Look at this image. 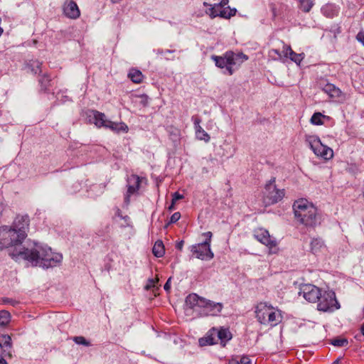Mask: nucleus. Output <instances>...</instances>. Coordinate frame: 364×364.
<instances>
[{"instance_id":"5fc2aeb1","label":"nucleus","mask_w":364,"mask_h":364,"mask_svg":"<svg viewBox=\"0 0 364 364\" xmlns=\"http://www.w3.org/2000/svg\"><path fill=\"white\" fill-rule=\"evenodd\" d=\"M210 4H208V3H207V2H204V3H203V6H209V7H210Z\"/></svg>"},{"instance_id":"603ef678","label":"nucleus","mask_w":364,"mask_h":364,"mask_svg":"<svg viewBox=\"0 0 364 364\" xmlns=\"http://www.w3.org/2000/svg\"><path fill=\"white\" fill-rule=\"evenodd\" d=\"M360 330H361L363 335L364 336V323L362 324Z\"/></svg>"},{"instance_id":"f704fd0d","label":"nucleus","mask_w":364,"mask_h":364,"mask_svg":"<svg viewBox=\"0 0 364 364\" xmlns=\"http://www.w3.org/2000/svg\"><path fill=\"white\" fill-rule=\"evenodd\" d=\"M330 343L336 347H343L348 344V341L346 338H335L331 340Z\"/></svg>"},{"instance_id":"2f4dec72","label":"nucleus","mask_w":364,"mask_h":364,"mask_svg":"<svg viewBox=\"0 0 364 364\" xmlns=\"http://www.w3.org/2000/svg\"><path fill=\"white\" fill-rule=\"evenodd\" d=\"M196 130V135L198 139L208 142L210 139L209 134L202 128L198 127Z\"/></svg>"},{"instance_id":"4be33fe9","label":"nucleus","mask_w":364,"mask_h":364,"mask_svg":"<svg viewBox=\"0 0 364 364\" xmlns=\"http://www.w3.org/2000/svg\"><path fill=\"white\" fill-rule=\"evenodd\" d=\"M213 333L217 334L218 340L224 344L232 338V334L228 328H221L217 329L213 328Z\"/></svg>"},{"instance_id":"dca6fc26","label":"nucleus","mask_w":364,"mask_h":364,"mask_svg":"<svg viewBox=\"0 0 364 364\" xmlns=\"http://www.w3.org/2000/svg\"><path fill=\"white\" fill-rule=\"evenodd\" d=\"M64 15L70 19H77L80 16V11L75 1L67 0L63 6Z\"/></svg>"},{"instance_id":"3c124183","label":"nucleus","mask_w":364,"mask_h":364,"mask_svg":"<svg viewBox=\"0 0 364 364\" xmlns=\"http://www.w3.org/2000/svg\"><path fill=\"white\" fill-rule=\"evenodd\" d=\"M4 355H0V364H8L6 360L4 358Z\"/></svg>"},{"instance_id":"58836bf2","label":"nucleus","mask_w":364,"mask_h":364,"mask_svg":"<svg viewBox=\"0 0 364 364\" xmlns=\"http://www.w3.org/2000/svg\"><path fill=\"white\" fill-rule=\"evenodd\" d=\"M356 40L364 46V31H360L356 35Z\"/></svg>"},{"instance_id":"a211bd4d","label":"nucleus","mask_w":364,"mask_h":364,"mask_svg":"<svg viewBox=\"0 0 364 364\" xmlns=\"http://www.w3.org/2000/svg\"><path fill=\"white\" fill-rule=\"evenodd\" d=\"M269 9L272 13V19L274 20L277 17L285 18L289 10L288 6L283 3H270Z\"/></svg>"},{"instance_id":"4c0bfd02","label":"nucleus","mask_w":364,"mask_h":364,"mask_svg":"<svg viewBox=\"0 0 364 364\" xmlns=\"http://www.w3.org/2000/svg\"><path fill=\"white\" fill-rule=\"evenodd\" d=\"M181 218V213L179 212L174 213L170 218L169 223H175Z\"/></svg>"},{"instance_id":"9d476101","label":"nucleus","mask_w":364,"mask_h":364,"mask_svg":"<svg viewBox=\"0 0 364 364\" xmlns=\"http://www.w3.org/2000/svg\"><path fill=\"white\" fill-rule=\"evenodd\" d=\"M236 12V9H231L230 6L220 9L218 4L210 5V8L205 11V14L208 15L210 18H214L217 16H219L225 19H229L231 17L235 16Z\"/></svg>"},{"instance_id":"7c9ffc66","label":"nucleus","mask_w":364,"mask_h":364,"mask_svg":"<svg viewBox=\"0 0 364 364\" xmlns=\"http://www.w3.org/2000/svg\"><path fill=\"white\" fill-rule=\"evenodd\" d=\"M11 321V314L8 311H0V327L7 326Z\"/></svg>"},{"instance_id":"0eeeda50","label":"nucleus","mask_w":364,"mask_h":364,"mask_svg":"<svg viewBox=\"0 0 364 364\" xmlns=\"http://www.w3.org/2000/svg\"><path fill=\"white\" fill-rule=\"evenodd\" d=\"M317 310L323 312H333L340 309L341 306L333 291H322L317 301Z\"/></svg>"},{"instance_id":"9b49d317","label":"nucleus","mask_w":364,"mask_h":364,"mask_svg":"<svg viewBox=\"0 0 364 364\" xmlns=\"http://www.w3.org/2000/svg\"><path fill=\"white\" fill-rule=\"evenodd\" d=\"M191 252L196 258L202 260H210L214 257V254L210 250L208 242H203L192 245L191 247Z\"/></svg>"},{"instance_id":"393cba45","label":"nucleus","mask_w":364,"mask_h":364,"mask_svg":"<svg viewBox=\"0 0 364 364\" xmlns=\"http://www.w3.org/2000/svg\"><path fill=\"white\" fill-rule=\"evenodd\" d=\"M217 334L213 333V328L209 331L207 336L199 339V343L201 346L206 345H213L218 343Z\"/></svg>"},{"instance_id":"20e7f679","label":"nucleus","mask_w":364,"mask_h":364,"mask_svg":"<svg viewBox=\"0 0 364 364\" xmlns=\"http://www.w3.org/2000/svg\"><path fill=\"white\" fill-rule=\"evenodd\" d=\"M239 58H242V62L247 60V57L245 55L242 53L240 55L235 54L232 51H228L222 56L212 55L211 57L215 65L221 69L225 68V71H224V73H227L229 75H232L234 73L233 66L237 63Z\"/></svg>"},{"instance_id":"b1692460","label":"nucleus","mask_w":364,"mask_h":364,"mask_svg":"<svg viewBox=\"0 0 364 364\" xmlns=\"http://www.w3.org/2000/svg\"><path fill=\"white\" fill-rule=\"evenodd\" d=\"M323 90L331 98L338 99L342 95V92L341 90L331 83L326 84L323 87Z\"/></svg>"},{"instance_id":"f8f14e48","label":"nucleus","mask_w":364,"mask_h":364,"mask_svg":"<svg viewBox=\"0 0 364 364\" xmlns=\"http://www.w3.org/2000/svg\"><path fill=\"white\" fill-rule=\"evenodd\" d=\"M322 291L321 289L315 285L305 284L301 287L299 294L302 295L307 301L316 303L318 297L321 296Z\"/></svg>"},{"instance_id":"8fccbe9b","label":"nucleus","mask_w":364,"mask_h":364,"mask_svg":"<svg viewBox=\"0 0 364 364\" xmlns=\"http://www.w3.org/2000/svg\"><path fill=\"white\" fill-rule=\"evenodd\" d=\"M175 204L176 203H173V200H171V204L168 208L169 211H172L173 210L175 209Z\"/></svg>"},{"instance_id":"cd10ccee","label":"nucleus","mask_w":364,"mask_h":364,"mask_svg":"<svg viewBox=\"0 0 364 364\" xmlns=\"http://www.w3.org/2000/svg\"><path fill=\"white\" fill-rule=\"evenodd\" d=\"M41 88L44 92L49 90L51 86V77L47 73H45L40 76L38 80Z\"/></svg>"},{"instance_id":"39448f33","label":"nucleus","mask_w":364,"mask_h":364,"mask_svg":"<svg viewBox=\"0 0 364 364\" xmlns=\"http://www.w3.org/2000/svg\"><path fill=\"white\" fill-rule=\"evenodd\" d=\"M11 227L2 226L0 228V248H9L20 247L24 240V235L18 233Z\"/></svg>"},{"instance_id":"423d86ee","label":"nucleus","mask_w":364,"mask_h":364,"mask_svg":"<svg viewBox=\"0 0 364 364\" xmlns=\"http://www.w3.org/2000/svg\"><path fill=\"white\" fill-rule=\"evenodd\" d=\"M275 183L276 178L272 177L265 185L263 201L267 205L277 203L284 197L285 190L277 188Z\"/></svg>"},{"instance_id":"6ab92c4d","label":"nucleus","mask_w":364,"mask_h":364,"mask_svg":"<svg viewBox=\"0 0 364 364\" xmlns=\"http://www.w3.org/2000/svg\"><path fill=\"white\" fill-rule=\"evenodd\" d=\"M0 347L4 356L11 357L12 342L9 335L4 333L0 334Z\"/></svg>"},{"instance_id":"e433bc0d","label":"nucleus","mask_w":364,"mask_h":364,"mask_svg":"<svg viewBox=\"0 0 364 364\" xmlns=\"http://www.w3.org/2000/svg\"><path fill=\"white\" fill-rule=\"evenodd\" d=\"M159 282V279L158 278H156V279H149L148 280V284L145 286V289L146 290H149L151 289L152 287H154L155 284Z\"/></svg>"},{"instance_id":"6e6d98bb","label":"nucleus","mask_w":364,"mask_h":364,"mask_svg":"<svg viewBox=\"0 0 364 364\" xmlns=\"http://www.w3.org/2000/svg\"><path fill=\"white\" fill-rule=\"evenodd\" d=\"M121 0H112V1L113 3H118L119 1H120Z\"/></svg>"},{"instance_id":"1a4fd4ad","label":"nucleus","mask_w":364,"mask_h":364,"mask_svg":"<svg viewBox=\"0 0 364 364\" xmlns=\"http://www.w3.org/2000/svg\"><path fill=\"white\" fill-rule=\"evenodd\" d=\"M254 237L262 244L267 246L269 249V254H276L279 248L275 239L272 238L269 232L264 228H259L255 231Z\"/></svg>"},{"instance_id":"f257e3e1","label":"nucleus","mask_w":364,"mask_h":364,"mask_svg":"<svg viewBox=\"0 0 364 364\" xmlns=\"http://www.w3.org/2000/svg\"><path fill=\"white\" fill-rule=\"evenodd\" d=\"M9 255L13 259H22L28 261L32 266L48 269L55 267L63 259L61 254L52 252L51 248L38 244H34L31 248H20L10 252Z\"/></svg>"},{"instance_id":"a18cd8bd","label":"nucleus","mask_w":364,"mask_h":364,"mask_svg":"<svg viewBox=\"0 0 364 364\" xmlns=\"http://www.w3.org/2000/svg\"><path fill=\"white\" fill-rule=\"evenodd\" d=\"M117 215L119 216L122 219H123L125 221L127 225H129V216H127V215L122 216L120 214L119 210L117 211Z\"/></svg>"},{"instance_id":"37998d69","label":"nucleus","mask_w":364,"mask_h":364,"mask_svg":"<svg viewBox=\"0 0 364 364\" xmlns=\"http://www.w3.org/2000/svg\"><path fill=\"white\" fill-rule=\"evenodd\" d=\"M171 277H169L164 286V290L167 292H168L171 289Z\"/></svg>"},{"instance_id":"ddd939ff","label":"nucleus","mask_w":364,"mask_h":364,"mask_svg":"<svg viewBox=\"0 0 364 364\" xmlns=\"http://www.w3.org/2000/svg\"><path fill=\"white\" fill-rule=\"evenodd\" d=\"M144 178L132 174L127 178V191L124 197V202L128 205L130 202L131 196L138 193L141 183Z\"/></svg>"},{"instance_id":"864d4df0","label":"nucleus","mask_w":364,"mask_h":364,"mask_svg":"<svg viewBox=\"0 0 364 364\" xmlns=\"http://www.w3.org/2000/svg\"><path fill=\"white\" fill-rule=\"evenodd\" d=\"M229 364H240V363H239V362H237V361L232 360L229 363Z\"/></svg>"},{"instance_id":"2eb2a0df","label":"nucleus","mask_w":364,"mask_h":364,"mask_svg":"<svg viewBox=\"0 0 364 364\" xmlns=\"http://www.w3.org/2000/svg\"><path fill=\"white\" fill-rule=\"evenodd\" d=\"M201 304V308L203 309L204 314L206 316H217L221 312L223 308L222 303L214 302L205 299H204V301H202Z\"/></svg>"},{"instance_id":"72a5a7b5","label":"nucleus","mask_w":364,"mask_h":364,"mask_svg":"<svg viewBox=\"0 0 364 364\" xmlns=\"http://www.w3.org/2000/svg\"><path fill=\"white\" fill-rule=\"evenodd\" d=\"M313 6L312 0H299V7L305 13L309 12Z\"/></svg>"},{"instance_id":"a19ab883","label":"nucleus","mask_w":364,"mask_h":364,"mask_svg":"<svg viewBox=\"0 0 364 364\" xmlns=\"http://www.w3.org/2000/svg\"><path fill=\"white\" fill-rule=\"evenodd\" d=\"M192 120L194 124L195 129H197L198 127H201L200 125V124L201 122V119L198 117H197V116L192 117Z\"/></svg>"},{"instance_id":"09e8293b","label":"nucleus","mask_w":364,"mask_h":364,"mask_svg":"<svg viewBox=\"0 0 364 364\" xmlns=\"http://www.w3.org/2000/svg\"><path fill=\"white\" fill-rule=\"evenodd\" d=\"M183 246V240H181V241H180V242H177V243H176V249H178V250H182Z\"/></svg>"},{"instance_id":"5701e85b","label":"nucleus","mask_w":364,"mask_h":364,"mask_svg":"<svg viewBox=\"0 0 364 364\" xmlns=\"http://www.w3.org/2000/svg\"><path fill=\"white\" fill-rule=\"evenodd\" d=\"M202 301H204V298L199 297L196 294H191L186 298V304L191 309L195 306L202 307Z\"/></svg>"},{"instance_id":"c756f323","label":"nucleus","mask_w":364,"mask_h":364,"mask_svg":"<svg viewBox=\"0 0 364 364\" xmlns=\"http://www.w3.org/2000/svg\"><path fill=\"white\" fill-rule=\"evenodd\" d=\"M152 252L154 256L161 257L165 253L164 244L161 241H156L153 247Z\"/></svg>"},{"instance_id":"79ce46f5","label":"nucleus","mask_w":364,"mask_h":364,"mask_svg":"<svg viewBox=\"0 0 364 364\" xmlns=\"http://www.w3.org/2000/svg\"><path fill=\"white\" fill-rule=\"evenodd\" d=\"M240 364H252V360L248 356H242L239 362Z\"/></svg>"},{"instance_id":"f03ea898","label":"nucleus","mask_w":364,"mask_h":364,"mask_svg":"<svg viewBox=\"0 0 364 364\" xmlns=\"http://www.w3.org/2000/svg\"><path fill=\"white\" fill-rule=\"evenodd\" d=\"M295 218L306 227H314L317 224V209L306 199L301 198L293 204Z\"/></svg>"},{"instance_id":"f3484780","label":"nucleus","mask_w":364,"mask_h":364,"mask_svg":"<svg viewBox=\"0 0 364 364\" xmlns=\"http://www.w3.org/2000/svg\"><path fill=\"white\" fill-rule=\"evenodd\" d=\"M90 121H92L95 126L98 128H106L109 119H107L105 114L97 110H89L87 113Z\"/></svg>"},{"instance_id":"473e14b6","label":"nucleus","mask_w":364,"mask_h":364,"mask_svg":"<svg viewBox=\"0 0 364 364\" xmlns=\"http://www.w3.org/2000/svg\"><path fill=\"white\" fill-rule=\"evenodd\" d=\"M326 118V116L321 114V112H315L311 119L310 122L314 125H322L323 124V119Z\"/></svg>"},{"instance_id":"6e6552de","label":"nucleus","mask_w":364,"mask_h":364,"mask_svg":"<svg viewBox=\"0 0 364 364\" xmlns=\"http://www.w3.org/2000/svg\"><path fill=\"white\" fill-rule=\"evenodd\" d=\"M305 141L317 156L321 157L326 160L333 158V151L332 149L323 144L318 136L315 135H306Z\"/></svg>"},{"instance_id":"bb28decb","label":"nucleus","mask_w":364,"mask_h":364,"mask_svg":"<svg viewBox=\"0 0 364 364\" xmlns=\"http://www.w3.org/2000/svg\"><path fill=\"white\" fill-rule=\"evenodd\" d=\"M129 78L134 83L139 84L143 81L144 75L136 68H132L128 73Z\"/></svg>"},{"instance_id":"7ed1b4c3","label":"nucleus","mask_w":364,"mask_h":364,"mask_svg":"<svg viewBox=\"0 0 364 364\" xmlns=\"http://www.w3.org/2000/svg\"><path fill=\"white\" fill-rule=\"evenodd\" d=\"M255 314L257 321L263 325L275 326L282 321L281 311L265 302L256 306Z\"/></svg>"},{"instance_id":"49530a36","label":"nucleus","mask_w":364,"mask_h":364,"mask_svg":"<svg viewBox=\"0 0 364 364\" xmlns=\"http://www.w3.org/2000/svg\"><path fill=\"white\" fill-rule=\"evenodd\" d=\"M203 235L206 236V240L205 242H208V245L210 244L211 237H212V232H207L203 233Z\"/></svg>"},{"instance_id":"de8ad7c7","label":"nucleus","mask_w":364,"mask_h":364,"mask_svg":"<svg viewBox=\"0 0 364 364\" xmlns=\"http://www.w3.org/2000/svg\"><path fill=\"white\" fill-rule=\"evenodd\" d=\"M229 0H221L220 3H218V6L220 9L226 8L225 6L228 4Z\"/></svg>"},{"instance_id":"412c9836","label":"nucleus","mask_w":364,"mask_h":364,"mask_svg":"<svg viewBox=\"0 0 364 364\" xmlns=\"http://www.w3.org/2000/svg\"><path fill=\"white\" fill-rule=\"evenodd\" d=\"M106 129H109L115 133L128 132L129 128L124 122H114L111 120L108 121Z\"/></svg>"},{"instance_id":"ea45409f","label":"nucleus","mask_w":364,"mask_h":364,"mask_svg":"<svg viewBox=\"0 0 364 364\" xmlns=\"http://www.w3.org/2000/svg\"><path fill=\"white\" fill-rule=\"evenodd\" d=\"M183 196L180 194L178 192H175L173 195H172V200H173V203H176L177 200H181V199H183Z\"/></svg>"},{"instance_id":"c9c22d12","label":"nucleus","mask_w":364,"mask_h":364,"mask_svg":"<svg viewBox=\"0 0 364 364\" xmlns=\"http://www.w3.org/2000/svg\"><path fill=\"white\" fill-rule=\"evenodd\" d=\"M73 341L77 343V344H79V345H83V346H90V343L89 341H87L85 337L83 336H75L73 338Z\"/></svg>"},{"instance_id":"c85d7f7f","label":"nucleus","mask_w":364,"mask_h":364,"mask_svg":"<svg viewBox=\"0 0 364 364\" xmlns=\"http://www.w3.org/2000/svg\"><path fill=\"white\" fill-rule=\"evenodd\" d=\"M42 63L36 60H30L27 63V68L34 75H37L41 73Z\"/></svg>"},{"instance_id":"aec40b11","label":"nucleus","mask_w":364,"mask_h":364,"mask_svg":"<svg viewBox=\"0 0 364 364\" xmlns=\"http://www.w3.org/2000/svg\"><path fill=\"white\" fill-rule=\"evenodd\" d=\"M283 52L286 57H289L291 60L299 65L304 58V53H296L289 46H284Z\"/></svg>"},{"instance_id":"a878e982","label":"nucleus","mask_w":364,"mask_h":364,"mask_svg":"<svg viewBox=\"0 0 364 364\" xmlns=\"http://www.w3.org/2000/svg\"><path fill=\"white\" fill-rule=\"evenodd\" d=\"M311 251L314 255H316L322 251L325 248V245L322 239L321 238H313L311 244Z\"/></svg>"},{"instance_id":"c03bdc74","label":"nucleus","mask_w":364,"mask_h":364,"mask_svg":"<svg viewBox=\"0 0 364 364\" xmlns=\"http://www.w3.org/2000/svg\"><path fill=\"white\" fill-rule=\"evenodd\" d=\"M3 301L4 304H9L13 306H15L18 304L16 301H14L9 298L4 299Z\"/></svg>"},{"instance_id":"4468645a","label":"nucleus","mask_w":364,"mask_h":364,"mask_svg":"<svg viewBox=\"0 0 364 364\" xmlns=\"http://www.w3.org/2000/svg\"><path fill=\"white\" fill-rule=\"evenodd\" d=\"M29 222V217L27 215H17L11 228L16 229L15 230L18 233H23L25 239L27 236L26 230L28 229Z\"/></svg>"}]
</instances>
